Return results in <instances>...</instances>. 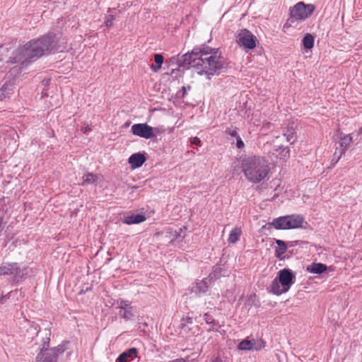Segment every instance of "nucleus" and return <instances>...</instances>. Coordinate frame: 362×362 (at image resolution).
Segmentation results:
<instances>
[{
    "mask_svg": "<svg viewBox=\"0 0 362 362\" xmlns=\"http://www.w3.org/2000/svg\"><path fill=\"white\" fill-rule=\"evenodd\" d=\"M183 231L182 228H180L179 230H175L173 232V238L172 239V241H175L177 240H179L180 238H183L184 236L182 235V233Z\"/></svg>",
    "mask_w": 362,
    "mask_h": 362,
    "instance_id": "c756f323",
    "label": "nucleus"
},
{
    "mask_svg": "<svg viewBox=\"0 0 362 362\" xmlns=\"http://www.w3.org/2000/svg\"><path fill=\"white\" fill-rule=\"evenodd\" d=\"M303 46L305 49H310L314 45V37L311 34H306L303 39Z\"/></svg>",
    "mask_w": 362,
    "mask_h": 362,
    "instance_id": "393cba45",
    "label": "nucleus"
},
{
    "mask_svg": "<svg viewBox=\"0 0 362 362\" xmlns=\"http://www.w3.org/2000/svg\"><path fill=\"white\" fill-rule=\"evenodd\" d=\"M183 65H190L198 75L204 76L209 80L218 74L224 68V59L218 51L210 47L194 48L190 53L182 56Z\"/></svg>",
    "mask_w": 362,
    "mask_h": 362,
    "instance_id": "f257e3e1",
    "label": "nucleus"
},
{
    "mask_svg": "<svg viewBox=\"0 0 362 362\" xmlns=\"http://www.w3.org/2000/svg\"><path fill=\"white\" fill-rule=\"evenodd\" d=\"M29 44H31L30 47H32V51L35 57L38 58L54 49L57 45V41L54 35L47 34L37 40L29 41Z\"/></svg>",
    "mask_w": 362,
    "mask_h": 362,
    "instance_id": "7ed1b4c3",
    "label": "nucleus"
},
{
    "mask_svg": "<svg viewBox=\"0 0 362 362\" xmlns=\"http://www.w3.org/2000/svg\"><path fill=\"white\" fill-rule=\"evenodd\" d=\"M50 335L51 332L49 329H45L43 331L40 332V336L42 337V340L41 351L48 349L47 346L49 345V342L50 340Z\"/></svg>",
    "mask_w": 362,
    "mask_h": 362,
    "instance_id": "412c9836",
    "label": "nucleus"
},
{
    "mask_svg": "<svg viewBox=\"0 0 362 362\" xmlns=\"http://www.w3.org/2000/svg\"><path fill=\"white\" fill-rule=\"evenodd\" d=\"M190 88H191V87H190L189 86H183V87L182 88V91H183V95H185V93H186V91H187V90H190Z\"/></svg>",
    "mask_w": 362,
    "mask_h": 362,
    "instance_id": "58836bf2",
    "label": "nucleus"
},
{
    "mask_svg": "<svg viewBox=\"0 0 362 362\" xmlns=\"http://www.w3.org/2000/svg\"><path fill=\"white\" fill-rule=\"evenodd\" d=\"M206 284L204 282H200L197 284V288L202 292H205V288H206Z\"/></svg>",
    "mask_w": 362,
    "mask_h": 362,
    "instance_id": "473e14b6",
    "label": "nucleus"
},
{
    "mask_svg": "<svg viewBox=\"0 0 362 362\" xmlns=\"http://www.w3.org/2000/svg\"><path fill=\"white\" fill-rule=\"evenodd\" d=\"M241 168L249 182L257 184L268 177L270 163L264 156H251L242 160Z\"/></svg>",
    "mask_w": 362,
    "mask_h": 362,
    "instance_id": "f03ea898",
    "label": "nucleus"
},
{
    "mask_svg": "<svg viewBox=\"0 0 362 362\" xmlns=\"http://www.w3.org/2000/svg\"><path fill=\"white\" fill-rule=\"evenodd\" d=\"M146 160L144 154L137 153L132 154L128 161L133 168H138L145 163Z\"/></svg>",
    "mask_w": 362,
    "mask_h": 362,
    "instance_id": "2eb2a0df",
    "label": "nucleus"
},
{
    "mask_svg": "<svg viewBox=\"0 0 362 362\" xmlns=\"http://www.w3.org/2000/svg\"><path fill=\"white\" fill-rule=\"evenodd\" d=\"M113 21H114L113 16L110 15V16H107L106 18V21H105V25L108 28L111 27L113 25Z\"/></svg>",
    "mask_w": 362,
    "mask_h": 362,
    "instance_id": "2f4dec72",
    "label": "nucleus"
},
{
    "mask_svg": "<svg viewBox=\"0 0 362 362\" xmlns=\"http://www.w3.org/2000/svg\"><path fill=\"white\" fill-rule=\"evenodd\" d=\"M20 297H22V291L21 290L16 289L14 291H11L6 295H4L3 292H1L0 296V303H5L7 299H12L14 301L18 300Z\"/></svg>",
    "mask_w": 362,
    "mask_h": 362,
    "instance_id": "f3484780",
    "label": "nucleus"
},
{
    "mask_svg": "<svg viewBox=\"0 0 362 362\" xmlns=\"http://www.w3.org/2000/svg\"><path fill=\"white\" fill-rule=\"evenodd\" d=\"M13 84L12 83H6L5 84H4L1 89V93L0 95V97L3 96L4 98H6L10 93V92L13 90Z\"/></svg>",
    "mask_w": 362,
    "mask_h": 362,
    "instance_id": "bb28decb",
    "label": "nucleus"
},
{
    "mask_svg": "<svg viewBox=\"0 0 362 362\" xmlns=\"http://www.w3.org/2000/svg\"><path fill=\"white\" fill-rule=\"evenodd\" d=\"M31 44L29 42L24 45L16 49L10 57L11 63L21 64V65H27L29 60L35 58L32 51Z\"/></svg>",
    "mask_w": 362,
    "mask_h": 362,
    "instance_id": "0eeeda50",
    "label": "nucleus"
},
{
    "mask_svg": "<svg viewBox=\"0 0 362 362\" xmlns=\"http://www.w3.org/2000/svg\"><path fill=\"white\" fill-rule=\"evenodd\" d=\"M154 59L156 65L152 64L151 66V69L157 72L161 69L162 64L163 63V55L160 54H156L154 56Z\"/></svg>",
    "mask_w": 362,
    "mask_h": 362,
    "instance_id": "5701e85b",
    "label": "nucleus"
},
{
    "mask_svg": "<svg viewBox=\"0 0 362 362\" xmlns=\"http://www.w3.org/2000/svg\"><path fill=\"white\" fill-rule=\"evenodd\" d=\"M304 218L300 215H290L275 218L272 225L276 229H293L302 227Z\"/></svg>",
    "mask_w": 362,
    "mask_h": 362,
    "instance_id": "39448f33",
    "label": "nucleus"
},
{
    "mask_svg": "<svg viewBox=\"0 0 362 362\" xmlns=\"http://www.w3.org/2000/svg\"><path fill=\"white\" fill-rule=\"evenodd\" d=\"M138 350L136 348H131L122 352L117 358L119 362H129L136 357Z\"/></svg>",
    "mask_w": 362,
    "mask_h": 362,
    "instance_id": "dca6fc26",
    "label": "nucleus"
},
{
    "mask_svg": "<svg viewBox=\"0 0 362 362\" xmlns=\"http://www.w3.org/2000/svg\"><path fill=\"white\" fill-rule=\"evenodd\" d=\"M132 132L134 135L144 138L151 139L153 136V127L146 123L135 124L132 127Z\"/></svg>",
    "mask_w": 362,
    "mask_h": 362,
    "instance_id": "f8f14e48",
    "label": "nucleus"
},
{
    "mask_svg": "<svg viewBox=\"0 0 362 362\" xmlns=\"http://www.w3.org/2000/svg\"><path fill=\"white\" fill-rule=\"evenodd\" d=\"M200 142L201 141L198 137H194L192 141L193 144H199Z\"/></svg>",
    "mask_w": 362,
    "mask_h": 362,
    "instance_id": "e433bc0d",
    "label": "nucleus"
},
{
    "mask_svg": "<svg viewBox=\"0 0 362 362\" xmlns=\"http://www.w3.org/2000/svg\"><path fill=\"white\" fill-rule=\"evenodd\" d=\"M285 138L286 141L290 144H293L296 140V132L293 126L287 127L286 130H284L283 136H276L274 140V148L275 151H279L282 148V145L280 144L281 140Z\"/></svg>",
    "mask_w": 362,
    "mask_h": 362,
    "instance_id": "ddd939ff",
    "label": "nucleus"
},
{
    "mask_svg": "<svg viewBox=\"0 0 362 362\" xmlns=\"http://www.w3.org/2000/svg\"><path fill=\"white\" fill-rule=\"evenodd\" d=\"M204 320L206 321V322L207 324H211L214 322V319L212 318V317H211L210 315H209L208 314H205V316H204Z\"/></svg>",
    "mask_w": 362,
    "mask_h": 362,
    "instance_id": "c9c22d12",
    "label": "nucleus"
},
{
    "mask_svg": "<svg viewBox=\"0 0 362 362\" xmlns=\"http://www.w3.org/2000/svg\"><path fill=\"white\" fill-rule=\"evenodd\" d=\"M169 362H187V360L185 358H177L175 360L169 361Z\"/></svg>",
    "mask_w": 362,
    "mask_h": 362,
    "instance_id": "4c0bfd02",
    "label": "nucleus"
},
{
    "mask_svg": "<svg viewBox=\"0 0 362 362\" xmlns=\"http://www.w3.org/2000/svg\"><path fill=\"white\" fill-rule=\"evenodd\" d=\"M120 315L126 320H132L134 317L133 309L123 310Z\"/></svg>",
    "mask_w": 362,
    "mask_h": 362,
    "instance_id": "cd10ccee",
    "label": "nucleus"
},
{
    "mask_svg": "<svg viewBox=\"0 0 362 362\" xmlns=\"http://www.w3.org/2000/svg\"><path fill=\"white\" fill-rule=\"evenodd\" d=\"M226 133L233 137L237 138L238 136L235 129L229 128L226 130Z\"/></svg>",
    "mask_w": 362,
    "mask_h": 362,
    "instance_id": "72a5a7b5",
    "label": "nucleus"
},
{
    "mask_svg": "<svg viewBox=\"0 0 362 362\" xmlns=\"http://www.w3.org/2000/svg\"><path fill=\"white\" fill-rule=\"evenodd\" d=\"M219 294L218 293H211L205 300V305L207 308H212L215 307L218 302L219 301Z\"/></svg>",
    "mask_w": 362,
    "mask_h": 362,
    "instance_id": "aec40b11",
    "label": "nucleus"
},
{
    "mask_svg": "<svg viewBox=\"0 0 362 362\" xmlns=\"http://www.w3.org/2000/svg\"><path fill=\"white\" fill-rule=\"evenodd\" d=\"M280 155L284 158H288L290 156V150L288 147L283 148L280 152Z\"/></svg>",
    "mask_w": 362,
    "mask_h": 362,
    "instance_id": "7c9ffc66",
    "label": "nucleus"
},
{
    "mask_svg": "<svg viewBox=\"0 0 362 362\" xmlns=\"http://www.w3.org/2000/svg\"><path fill=\"white\" fill-rule=\"evenodd\" d=\"M240 234H241L240 229H239L238 228H235L234 229H233L231 230V232L229 235L228 242L232 244L235 243L238 240V239L240 236Z\"/></svg>",
    "mask_w": 362,
    "mask_h": 362,
    "instance_id": "b1692460",
    "label": "nucleus"
},
{
    "mask_svg": "<svg viewBox=\"0 0 362 362\" xmlns=\"http://www.w3.org/2000/svg\"><path fill=\"white\" fill-rule=\"evenodd\" d=\"M276 243L278 245L276 249V256L279 258H281V256L286 252L287 250V245L284 241L281 240H276Z\"/></svg>",
    "mask_w": 362,
    "mask_h": 362,
    "instance_id": "4be33fe9",
    "label": "nucleus"
},
{
    "mask_svg": "<svg viewBox=\"0 0 362 362\" xmlns=\"http://www.w3.org/2000/svg\"><path fill=\"white\" fill-rule=\"evenodd\" d=\"M264 347V342L259 340H243L238 344V349L244 351H258Z\"/></svg>",
    "mask_w": 362,
    "mask_h": 362,
    "instance_id": "4468645a",
    "label": "nucleus"
},
{
    "mask_svg": "<svg viewBox=\"0 0 362 362\" xmlns=\"http://www.w3.org/2000/svg\"><path fill=\"white\" fill-rule=\"evenodd\" d=\"M358 133L359 134H362V127L359 129Z\"/></svg>",
    "mask_w": 362,
    "mask_h": 362,
    "instance_id": "a19ab883",
    "label": "nucleus"
},
{
    "mask_svg": "<svg viewBox=\"0 0 362 362\" xmlns=\"http://www.w3.org/2000/svg\"><path fill=\"white\" fill-rule=\"evenodd\" d=\"M256 37L247 29L240 30L236 38V42L240 46L250 49L256 47Z\"/></svg>",
    "mask_w": 362,
    "mask_h": 362,
    "instance_id": "1a4fd4ad",
    "label": "nucleus"
},
{
    "mask_svg": "<svg viewBox=\"0 0 362 362\" xmlns=\"http://www.w3.org/2000/svg\"><path fill=\"white\" fill-rule=\"evenodd\" d=\"M236 140H237V143H236L237 147L238 148H243L245 145H244V143L242 141L241 138L240 136H237Z\"/></svg>",
    "mask_w": 362,
    "mask_h": 362,
    "instance_id": "f704fd0d",
    "label": "nucleus"
},
{
    "mask_svg": "<svg viewBox=\"0 0 362 362\" xmlns=\"http://www.w3.org/2000/svg\"><path fill=\"white\" fill-rule=\"evenodd\" d=\"M90 129L88 127H86L84 128H83V132H86L87 131H89Z\"/></svg>",
    "mask_w": 362,
    "mask_h": 362,
    "instance_id": "ea45409f",
    "label": "nucleus"
},
{
    "mask_svg": "<svg viewBox=\"0 0 362 362\" xmlns=\"http://www.w3.org/2000/svg\"><path fill=\"white\" fill-rule=\"evenodd\" d=\"M315 11L313 4H305L303 2H298L290 9V18L288 22L293 23V20L303 21L308 18Z\"/></svg>",
    "mask_w": 362,
    "mask_h": 362,
    "instance_id": "423d86ee",
    "label": "nucleus"
},
{
    "mask_svg": "<svg viewBox=\"0 0 362 362\" xmlns=\"http://www.w3.org/2000/svg\"><path fill=\"white\" fill-rule=\"evenodd\" d=\"M146 220V216L142 214H133L132 216H126L124 219V223L128 225L139 223Z\"/></svg>",
    "mask_w": 362,
    "mask_h": 362,
    "instance_id": "a211bd4d",
    "label": "nucleus"
},
{
    "mask_svg": "<svg viewBox=\"0 0 362 362\" xmlns=\"http://www.w3.org/2000/svg\"><path fill=\"white\" fill-rule=\"evenodd\" d=\"M339 139L340 141H339V144L340 148H337L334 153V158L332 159V161H334V163L338 162L341 156L345 153L352 141V137L350 134L343 135L342 134H340Z\"/></svg>",
    "mask_w": 362,
    "mask_h": 362,
    "instance_id": "9b49d317",
    "label": "nucleus"
},
{
    "mask_svg": "<svg viewBox=\"0 0 362 362\" xmlns=\"http://www.w3.org/2000/svg\"><path fill=\"white\" fill-rule=\"evenodd\" d=\"M327 267L322 263H313L307 267V271L313 274H320L327 270Z\"/></svg>",
    "mask_w": 362,
    "mask_h": 362,
    "instance_id": "6ab92c4d",
    "label": "nucleus"
},
{
    "mask_svg": "<svg viewBox=\"0 0 362 362\" xmlns=\"http://www.w3.org/2000/svg\"><path fill=\"white\" fill-rule=\"evenodd\" d=\"M64 351L62 346L40 351L36 358V362H57L58 355Z\"/></svg>",
    "mask_w": 362,
    "mask_h": 362,
    "instance_id": "9d476101",
    "label": "nucleus"
},
{
    "mask_svg": "<svg viewBox=\"0 0 362 362\" xmlns=\"http://www.w3.org/2000/svg\"><path fill=\"white\" fill-rule=\"evenodd\" d=\"M27 274V269L20 267L17 263H6L0 267V275H8L13 281H19Z\"/></svg>",
    "mask_w": 362,
    "mask_h": 362,
    "instance_id": "6e6552de",
    "label": "nucleus"
},
{
    "mask_svg": "<svg viewBox=\"0 0 362 362\" xmlns=\"http://www.w3.org/2000/svg\"><path fill=\"white\" fill-rule=\"evenodd\" d=\"M119 308L120 309L119 314H122V312L123 310L133 309V308L130 305V304L127 301H125V300H122L120 302Z\"/></svg>",
    "mask_w": 362,
    "mask_h": 362,
    "instance_id": "c85d7f7f",
    "label": "nucleus"
},
{
    "mask_svg": "<svg viewBox=\"0 0 362 362\" xmlns=\"http://www.w3.org/2000/svg\"><path fill=\"white\" fill-rule=\"evenodd\" d=\"M98 176L93 173H87L83 175V185H89L95 183L98 180Z\"/></svg>",
    "mask_w": 362,
    "mask_h": 362,
    "instance_id": "a878e982",
    "label": "nucleus"
},
{
    "mask_svg": "<svg viewBox=\"0 0 362 362\" xmlns=\"http://www.w3.org/2000/svg\"><path fill=\"white\" fill-rule=\"evenodd\" d=\"M295 276L288 269H284L279 272V276L271 284L272 291L275 295H281L287 292L294 283Z\"/></svg>",
    "mask_w": 362,
    "mask_h": 362,
    "instance_id": "20e7f679",
    "label": "nucleus"
}]
</instances>
